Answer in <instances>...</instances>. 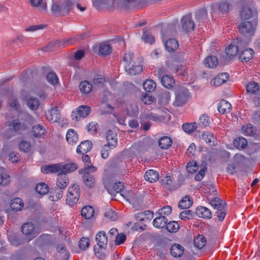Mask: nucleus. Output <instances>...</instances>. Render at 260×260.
Returning <instances> with one entry per match:
<instances>
[{
	"instance_id": "f257e3e1",
	"label": "nucleus",
	"mask_w": 260,
	"mask_h": 260,
	"mask_svg": "<svg viewBox=\"0 0 260 260\" xmlns=\"http://www.w3.org/2000/svg\"><path fill=\"white\" fill-rule=\"evenodd\" d=\"M74 4L72 0H58L53 2L51 11L53 14L66 15L74 8Z\"/></svg>"
},
{
	"instance_id": "f03ea898",
	"label": "nucleus",
	"mask_w": 260,
	"mask_h": 260,
	"mask_svg": "<svg viewBox=\"0 0 260 260\" xmlns=\"http://www.w3.org/2000/svg\"><path fill=\"white\" fill-rule=\"evenodd\" d=\"M96 168L91 165L90 167H84L78 171L80 174H83L82 179L84 184L89 188L93 186L95 183V179L93 176L91 174L95 172Z\"/></svg>"
},
{
	"instance_id": "7ed1b4c3",
	"label": "nucleus",
	"mask_w": 260,
	"mask_h": 260,
	"mask_svg": "<svg viewBox=\"0 0 260 260\" xmlns=\"http://www.w3.org/2000/svg\"><path fill=\"white\" fill-rule=\"evenodd\" d=\"M190 98L188 89L185 88H178L175 91V100L174 105L175 107H182L186 104Z\"/></svg>"
},
{
	"instance_id": "20e7f679",
	"label": "nucleus",
	"mask_w": 260,
	"mask_h": 260,
	"mask_svg": "<svg viewBox=\"0 0 260 260\" xmlns=\"http://www.w3.org/2000/svg\"><path fill=\"white\" fill-rule=\"evenodd\" d=\"M210 204L216 210L215 215L218 217L219 220L222 221L226 215L224 209L226 203L218 198H215L210 201Z\"/></svg>"
},
{
	"instance_id": "39448f33",
	"label": "nucleus",
	"mask_w": 260,
	"mask_h": 260,
	"mask_svg": "<svg viewBox=\"0 0 260 260\" xmlns=\"http://www.w3.org/2000/svg\"><path fill=\"white\" fill-rule=\"evenodd\" d=\"M80 196V191L79 186L74 184L68 188L67 194V204L72 207L76 205Z\"/></svg>"
},
{
	"instance_id": "423d86ee",
	"label": "nucleus",
	"mask_w": 260,
	"mask_h": 260,
	"mask_svg": "<svg viewBox=\"0 0 260 260\" xmlns=\"http://www.w3.org/2000/svg\"><path fill=\"white\" fill-rule=\"evenodd\" d=\"M256 23L254 20L246 21L239 25V29L244 35L251 36L254 34Z\"/></svg>"
},
{
	"instance_id": "0eeeda50",
	"label": "nucleus",
	"mask_w": 260,
	"mask_h": 260,
	"mask_svg": "<svg viewBox=\"0 0 260 260\" xmlns=\"http://www.w3.org/2000/svg\"><path fill=\"white\" fill-rule=\"evenodd\" d=\"M242 133L246 136L253 137L255 140L260 141V132H257L256 127L251 123L243 125L241 128Z\"/></svg>"
},
{
	"instance_id": "6e6552de",
	"label": "nucleus",
	"mask_w": 260,
	"mask_h": 260,
	"mask_svg": "<svg viewBox=\"0 0 260 260\" xmlns=\"http://www.w3.org/2000/svg\"><path fill=\"white\" fill-rule=\"evenodd\" d=\"M9 127L10 131L17 134L25 131L27 128L26 124L21 122L18 119L11 121L9 124Z\"/></svg>"
},
{
	"instance_id": "1a4fd4ad",
	"label": "nucleus",
	"mask_w": 260,
	"mask_h": 260,
	"mask_svg": "<svg viewBox=\"0 0 260 260\" xmlns=\"http://www.w3.org/2000/svg\"><path fill=\"white\" fill-rule=\"evenodd\" d=\"M181 23L183 30L186 32L191 31L194 29L195 24L192 20L190 14L183 16L181 20Z\"/></svg>"
},
{
	"instance_id": "9d476101",
	"label": "nucleus",
	"mask_w": 260,
	"mask_h": 260,
	"mask_svg": "<svg viewBox=\"0 0 260 260\" xmlns=\"http://www.w3.org/2000/svg\"><path fill=\"white\" fill-rule=\"evenodd\" d=\"M91 108L86 105L80 106L77 110V113H72V117L73 120H78V117H85L90 112Z\"/></svg>"
},
{
	"instance_id": "9b49d317",
	"label": "nucleus",
	"mask_w": 260,
	"mask_h": 260,
	"mask_svg": "<svg viewBox=\"0 0 260 260\" xmlns=\"http://www.w3.org/2000/svg\"><path fill=\"white\" fill-rule=\"evenodd\" d=\"M243 42L241 41H238L236 45L231 44L225 49V53L229 57L235 56L239 50L243 47Z\"/></svg>"
},
{
	"instance_id": "f8f14e48",
	"label": "nucleus",
	"mask_w": 260,
	"mask_h": 260,
	"mask_svg": "<svg viewBox=\"0 0 260 260\" xmlns=\"http://www.w3.org/2000/svg\"><path fill=\"white\" fill-rule=\"evenodd\" d=\"M35 226L31 222H27L24 223L21 226V231L23 234L30 236L29 241L35 238L37 234L35 233Z\"/></svg>"
},
{
	"instance_id": "ddd939ff",
	"label": "nucleus",
	"mask_w": 260,
	"mask_h": 260,
	"mask_svg": "<svg viewBox=\"0 0 260 260\" xmlns=\"http://www.w3.org/2000/svg\"><path fill=\"white\" fill-rule=\"evenodd\" d=\"M59 173L66 175L76 171L78 169V166L76 164L72 162L69 164H63L62 163L58 164Z\"/></svg>"
},
{
	"instance_id": "4468645a",
	"label": "nucleus",
	"mask_w": 260,
	"mask_h": 260,
	"mask_svg": "<svg viewBox=\"0 0 260 260\" xmlns=\"http://www.w3.org/2000/svg\"><path fill=\"white\" fill-rule=\"evenodd\" d=\"M162 184L169 190H175L179 187L178 184L171 176H167L161 180Z\"/></svg>"
},
{
	"instance_id": "2eb2a0df",
	"label": "nucleus",
	"mask_w": 260,
	"mask_h": 260,
	"mask_svg": "<svg viewBox=\"0 0 260 260\" xmlns=\"http://www.w3.org/2000/svg\"><path fill=\"white\" fill-rule=\"evenodd\" d=\"M46 116L49 121L55 122L60 119L61 114L57 109V107L55 106L46 114Z\"/></svg>"
},
{
	"instance_id": "dca6fc26",
	"label": "nucleus",
	"mask_w": 260,
	"mask_h": 260,
	"mask_svg": "<svg viewBox=\"0 0 260 260\" xmlns=\"http://www.w3.org/2000/svg\"><path fill=\"white\" fill-rule=\"evenodd\" d=\"M56 250L59 260H69L70 257L69 252L64 244H59L57 246Z\"/></svg>"
},
{
	"instance_id": "f3484780",
	"label": "nucleus",
	"mask_w": 260,
	"mask_h": 260,
	"mask_svg": "<svg viewBox=\"0 0 260 260\" xmlns=\"http://www.w3.org/2000/svg\"><path fill=\"white\" fill-rule=\"evenodd\" d=\"M255 12L251 8L244 6L240 12V16L242 20H249L254 16Z\"/></svg>"
},
{
	"instance_id": "a211bd4d",
	"label": "nucleus",
	"mask_w": 260,
	"mask_h": 260,
	"mask_svg": "<svg viewBox=\"0 0 260 260\" xmlns=\"http://www.w3.org/2000/svg\"><path fill=\"white\" fill-rule=\"evenodd\" d=\"M229 77V75L226 73L219 74L212 80L211 83L214 86H220L225 83L228 80Z\"/></svg>"
},
{
	"instance_id": "6ab92c4d",
	"label": "nucleus",
	"mask_w": 260,
	"mask_h": 260,
	"mask_svg": "<svg viewBox=\"0 0 260 260\" xmlns=\"http://www.w3.org/2000/svg\"><path fill=\"white\" fill-rule=\"evenodd\" d=\"M107 144H109L112 148H115L117 144V136L116 133L113 130H109L106 137Z\"/></svg>"
},
{
	"instance_id": "aec40b11",
	"label": "nucleus",
	"mask_w": 260,
	"mask_h": 260,
	"mask_svg": "<svg viewBox=\"0 0 260 260\" xmlns=\"http://www.w3.org/2000/svg\"><path fill=\"white\" fill-rule=\"evenodd\" d=\"M91 147L92 144L89 141H84L78 146L76 152L77 153L84 154L89 151Z\"/></svg>"
},
{
	"instance_id": "412c9836",
	"label": "nucleus",
	"mask_w": 260,
	"mask_h": 260,
	"mask_svg": "<svg viewBox=\"0 0 260 260\" xmlns=\"http://www.w3.org/2000/svg\"><path fill=\"white\" fill-rule=\"evenodd\" d=\"M196 214L200 217L210 219L212 216L211 211L205 207H199L196 210Z\"/></svg>"
},
{
	"instance_id": "4be33fe9",
	"label": "nucleus",
	"mask_w": 260,
	"mask_h": 260,
	"mask_svg": "<svg viewBox=\"0 0 260 260\" xmlns=\"http://www.w3.org/2000/svg\"><path fill=\"white\" fill-rule=\"evenodd\" d=\"M69 184V180L68 176L58 173L56 181L57 187L65 189Z\"/></svg>"
},
{
	"instance_id": "5701e85b",
	"label": "nucleus",
	"mask_w": 260,
	"mask_h": 260,
	"mask_svg": "<svg viewBox=\"0 0 260 260\" xmlns=\"http://www.w3.org/2000/svg\"><path fill=\"white\" fill-rule=\"evenodd\" d=\"M66 139L69 144L73 145L78 142V136L77 133L72 129H69L66 135Z\"/></svg>"
},
{
	"instance_id": "b1692460",
	"label": "nucleus",
	"mask_w": 260,
	"mask_h": 260,
	"mask_svg": "<svg viewBox=\"0 0 260 260\" xmlns=\"http://www.w3.org/2000/svg\"><path fill=\"white\" fill-rule=\"evenodd\" d=\"M232 109L231 104L225 100L220 101L218 106V111L222 114L229 113Z\"/></svg>"
},
{
	"instance_id": "393cba45",
	"label": "nucleus",
	"mask_w": 260,
	"mask_h": 260,
	"mask_svg": "<svg viewBox=\"0 0 260 260\" xmlns=\"http://www.w3.org/2000/svg\"><path fill=\"white\" fill-rule=\"evenodd\" d=\"M95 240L98 244L96 246H107L108 237L104 231L99 232L96 235Z\"/></svg>"
},
{
	"instance_id": "a878e982",
	"label": "nucleus",
	"mask_w": 260,
	"mask_h": 260,
	"mask_svg": "<svg viewBox=\"0 0 260 260\" xmlns=\"http://www.w3.org/2000/svg\"><path fill=\"white\" fill-rule=\"evenodd\" d=\"M254 51L251 49H246L242 51L239 59L242 62H247L253 58Z\"/></svg>"
},
{
	"instance_id": "bb28decb",
	"label": "nucleus",
	"mask_w": 260,
	"mask_h": 260,
	"mask_svg": "<svg viewBox=\"0 0 260 260\" xmlns=\"http://www.w3.org/2000/svg\"><path fill=\"white\" fill-rule=\"evenodd\" d=\"M23 206V201L19 198H16L12 200L10 204L11 209L15 212L21 210Z\"/></svg>"
},
{
	"instance_id": "cd10ccee",
	"label": "nucleus",
	"mask_w": 260,
	"mask_h": 260,
	"mask_svg": "<svg viewBox=\"0 0 260 260\" xmlns=\"http://www.w3.org/2000/svg\"><path fill=\"white\" fill-rule=\"evenodd\" d=\"M125 71L128 75L135 76L141 73L143 71V68L141 65L132 64L130 67H127Z\"/></svg>"
},
{
	"instance_id": "c85d7f7f",
	"label": "nucleus",
	"mask_w": 260,
	"mask_h": 260,
	"mask_svg": "<svg viewBox=\"0 0 260 260\" xmlns=\"http://www.w3.org/2000/svg\"><path fill=\"white\" fill-rule=\"evenodd\" d=\"M59 166L58 164L43 166L41 167V171L45 174L59 173Z\"/></svg>"
},
{
	"instance_id": "c756f323",
	"label": "nucleus",
	"mask_w": 260,
	"mask_h": 260,
	"mask_svg": "<svg viewBox=\"0 0 260 260\" xmlns=\"http://www.w3.org/2000/svg\"><path fill=\"white\" fill-rule=\"evenodd\" d=\"M170 250L173 256L179 257L184 252V247L179 244H175L171 247Z\"/></svg>"
},
{
	"instance_id": "7c9ffc66",
	"label": "nucleus",
	"mask_w": 260,
	"mask_h": 260,
	"mask_svg": "<svg viewBox=\"0 0 260 260\" xmlns=\"http://www.w3.org/2000/svg\"><path fill=\"white\" fill-rule=\"evenodd\" d=\"M144 177L146 181L149 182H153L158 180L159 175L157 171L149 170L146 172Z\"/></svg>"
},
{
	"instance_id": "2f4dec72",
	"label": "nucleus",
	"mask_w": 260,
	"mask_h": 260,
	"mask_svg": "<svg viewBox=\"0 0 260 260\" xmlns=\"http://www.w3.org/2000/svg\"><path fill=\"white\" fill-rule=\"evenodd\" d=\"M162 85L167 88H171L175 85V80L170 75H165L161 78Z\"/></svg>"
},
{
	"instance_id": "473e14b6",
	"label": "nucleus",
	"mask_w": 260,
	"mask_h": 260,
	"mask_svg": "<svg viewBox=\"0 0 260 260\" xmlns=\"http://www.w3.org/2000/svg\"><path fill=\"white\" fill-rule=\"evenodd\" d=\"M167 222L168 219L166 216L159 215L158 217L153 220V224L155 227L161 229L166 226Z\"/></svg>"
},
{
	"instance_id": "72a5a7b5",
	"label": "nucleus",
	"mask_w": 260,
	"mask_h": 260,
	"mask_svg": "<svg viewBox=\"0 0 260 260\" xmlns=\"http://www.w3.org/2000/svg\"><path fill=\"white\" fill-rule=\"evenodd\" d=\"M234 145L238 149H244L248 146V142L246 139L240 137L237 138L234 141Z\"/></svg>"
},
{
	"instance_id": "f704fd0d",
	"label": "nucleus",
	"mask_w": 260,
	"mask_h": 260,
	"mask_svg": "<svg viewBox=\"0 0 260 260\" xmlns=\"http://www.w3.org/2000/svg\"><path fill=\"white\" fill-rule=\"evenodd\" d=\"M79 88L82 93L86 94L91 91L92 85L89 81H83L80 83Z\"/></svg>"
},
{
	"instance_id": "c9c22d12",
	"label": "nucleus",
	"mask_w": 260,
	"mask_h": 260,
	"mask_svg": "<svg viewBox=\"0 0 260 260\" xmlns=\"http://www.w3.org/2000/svg\"><path fill=\"white\" fill-rule=\"evenodd\" d=\"M166 49L169 52H173L175 51L178 47V41L174 39H170L168 40L165 43Z\"/></svg>"
},
{
	"instance_id": "e433bc0d",
	"label": "nucleus",
	"mask_w": 260,
	"mask_h": 260,
	"mask_svg": "<svg viewBox=\"0 0 260 260\" xmlns=\"http://www.w3.org/2000/svg\"><path fill=\"white\" fill-rule=\"evenodd\" d=\"M94 251L96 256L100 259L104 258L106 256V246H95Z\"/></svg>"
},
{
	"instance_id": "4c0bfd02",
	"label": "nucleus",
	"mask_w": 260,
	"mask_h": 260,
	"mask_svg": "<svg viewBox=\"0 0 260 260\" xmlns=\"http://www.w3.org/2000/svg\"><path fill=\"white\" fill-rule=\"evenodd\" d=\"M172 142L170 138L164 136L161 138L158 141V145L161 149H168L172 145Z\"/></svg>"
},
{
	"instance_id": "58836bf2",
	"label": "nucleus",
	"mask_w": 260,
	"mask_h": 260,
	"mask_svg": "<svg viewBox=\"0 0 260 260\" xmlns=\"http://www.w3.org/2000/svg\"><path fill=\"white\" fill-rule=\"evenodd\" d=\"M94 209L90 206H85L81 210V215L85 219H90L94 215Z\"/></svg>"
},
{
	"instance_id": "ea45409f",
	"label": "nucleus",
	"mask_w": 260,
	"mask_h": 260,
	"mask_svg": "<svg viewBox=\"0 0 260 260\" xmlns=\"http://www.w3.org/2000/svg\"><path fill=\"white\" fill-rule=\"evenodd\" d=\"M112 52V47L109 44L102 43L99 48V53L103 56L108 55Z\"/></svg>"
},
{
	"instance_id": "a19ab883",
	"label": "nucleus",
	"mask_w": 260,
	"mask_h": 260,
	"mask_svg": "<svg viewBox=\"0 0 260 260\" xmlns=\"http://www.w3.org/2000/svg\"><path fill=\"white\" fill-rule=\"evenodd\" d=\"M192 204V201L189 196H186L179 202L178 207L181 209L189 208Z\"/></svg>"
},
{
	"instance_id": "79ce46f5",
	"label": "nucleus",
	"mask_w": 260,
	"mask_h": 260,
	"mask_svg": "<svg viewBox=\"0 0 260 260\" xmlns=\"http://www.w3.org/2000/svg\"><path fill=\"white\" fill-rule=\"evenodd\" d=\"M259 90L258 84L255 82H250L246 85V91L247 93L255 94Z\"/></svg>"
},
{
	"instance_id": "37998d69",
	"label": "nucleus",
	"mask_w": 260,
	"mask_h": 260,
	"mask_svg": "<svg viewBox=\"0 0 260 260\" xmlns=\"http://www.w3.org/2000/svg\"><path fill=\"white\" fill-rule=\"evenodd\" d=\"M204 63L206 67L213 68L217 65L218 59L215 56H209L206 58Z\"/></svg>"
},
{
	"instance_id": "c03bdc74",
	"label": "nucleus",
	"mask_w": 260,
	"mask_h": 260,
	"mask_svg": "<svg viewBox=\"0 0 260 260\" xmlns=\"http://www.w3.org/2000/svg\"><path fill=\"white\" fill-rule=\"evenodd\" d=\"M203 140L210 146L214 145L215 138L212 133L206 132L202 134Z\"/></svg>"
},
{
	"instance_id": "a18cd8bd",
	"label": "nucleus",
	"mask_w": 260,
	"mask_h": 260,
	"mask_svg": "<svg viewBox=\"0 0 260 260\" xmlns=\"http://www.w3.org/2000/svg\"><path fill=\"white\" fill-rule=\"evenodd\" d=\"M182 128L185 133L190 134L198 128L197 123L196 122L185 123L182 124Z\"/></svg>"
},
{
	"instance_id": "49530a36",
	"label": "nucleus",
	"mask_w": 260,
	"mask_h": 260,
	"mask_svg": "<svg viewBox=\"0 0 260 260\" xmlns=\"http://www.w3.org/2000/svg\"><path fill=\"white\" fill-rule=\"evenodd\" d=\"M134 54L133 52H128L125 53L123 57V60L124 62V68L126 69L127 67H130L133 63Z\"/></svg>"
},
{
	"instance_id": "de8ad7c7",
	"label": "nucleus",
	"mask_w": 260,
	"mask_h": 260,
	"mask_svg": "<svg viewBox=\"0 0 260 260\" xmlns=\"http://www.w3.org/2000/svg\"><path fill=\"white\" fill-rule=\"evenodd\" d=\"M143 88L147 92H151L156 88V84L152 80H147L143 83Z\"/></svg>"
},
{
	"instance_id": "09e8293b",
	"label": "nucleus",
	"mask_w": 260,
	"mask_h": 260,
	"mask_svg": "<svg viewBox=\"0 0 260 260\" xmlns=\"http://www.w3.org/2000/svg\"><path fill=\"white\" fill-rule=\"evenodd\" d=\"M35 189L41 196L46 194L49 191L48 186L45 183L38 184L36 186Z\"/></svg>"
},
{
	"instance_id": "8fccbe9b",
	"label": "nucleus",
	"mask_w": 260,
	"mask_h": 260,
	"mask_svg": "<svg viewBox=\"0 0 260 260\" xmlns=\"http://www.w3.org/2000/svg\"><path fill=\"white\" fill-rule=\"evenodd\" d=\"M206 240L203 236L199 235L194 239V245L198 248H203L206 244Z\"/></svg>"
},
{
	"instance_id": "3c124183",
	"label": "nucleus",
	"mask_w": 260,
	"mask_h": 260,
	"mask_svg": "<svg viewBox=\"0 0 260 260\" xmlns=\"http://www.w3.org/2000/svg\"><path fill=\"white\" fill-rule=\"evenodd\" d=\"M124 188L123 184L120 182L114 183L112 188H109L108 191L111 194L120 192Z\"/></svg>"
},
{
	"instance_id": "603ef678",
	"label": "nucleus",
	"mask_w": 260,
	"mask_h": 260,
	"mask_svg": "<svg viewBox=\"0 0 260 260\" xmlns=\"http://www.w3.org/2000/svg\"><path fill=\"white\" fill-rule=\"evenodd\" d=\"M32 133L35 137H40L45 134V129L42 125L37 124L33 126Z\"/></svg>"
},
{
	"instance_id": "864d4df0",
	"label": "nucleus",
	"mask_w": 260,
	"mask_h": 260,
	"mask_svg": "<svg viewBox=\"0 0 260 260\" xmlns=\"http://www.w3.org/2000/svg\"><path fill=\"white\" fill-rule=\"evenodd\" d=\"M210 123V119L206 114H203L199 118V126L205 127L208 126Z\"/></svg>"
},
{
	"instance_id": "5fc2aeb1",
	"label": "nucleus",
	"mask_w": 260,
	"mask_h": 260,
	"mask_svg": "<svg viewBox=\"0 0 260 260\" xmlns=\"http://www.w3.org/2000/svg\"><path fill=\"white\" fill-rule=\"evenodd\" d=\"M8 105L14 110L18 111L20 109V105L19 103L18 99L14 96L11 97L8 101Z\"/></svg>"
},
{
	"instance_id": "6e6d98bb",
	"label": "nucleus",
	"mask_w": 260,
	"mask_h": 260,
	"mask_svg": "<svg viewBox=\"0 0 260 260\" xmlns=\"http://www.w3.org/2000/svg\"><path fill=\"white\" fill-rule=\"evenodd\" d=\"M194 216V213L190 210H186L182 211L179 214V217L182 220H189L192 219Z\"/></svg>"
},
{
	"instance_id": "4d7b16f0",
	"label": "nucleus",
	"mask_w": 260,
	"mask_h": 260,
	"mask_svg": "<svg viewBox=\"0 0 260 260\" xmlns=\"http://www.w3.org/2000/svg\"><path fill=\"white\" fill-rule=\"evenodd\" d=\"M144 216H147V219H150L153 218V212L150 210H148L144 212H141L137 214L136 215H135V217L138 220H140V221H143L144 220Z\"/></svg>"
},
{
	"instance_id": "13d9d810",
	"label": "nucleus",
	"mask_w": 260,
	"mask_h": 260,
	"mask_svg": "<svg viewBox=\"0 0 260 260\" xmlns=\"http://www.w3.org/2000/svg\"><path fill=\"white\" fill-rule=\"evenodd\" d=\"M166 229L171 233L176 232L179 228V224L174 221L169 222L166 224Z\"/></svg>"
},
{
	"instance_id": "bf43d9fd",
	"label": "nucleus",
	"mask_w": 260,
	"mask_h": 260,
	"mask_svg": "<svg viewBox=\"0 0 260 260\" xmlns=\"http://www.w3.org/2000/svg\"><path fill=\"white\" fill-rule=\"evenodd\" d=\"M28 106L31 110L37 109L40 105V102L36 98H30L27 102Z\"/></svg>"
},
{
	"instance_id": "052dcab7",
	"label": "nucleus",
	"mask_w": 260,
	"mask_h": 260,
	"mask_svg": "<svg viewBox=\"0 0 260 260\" xmlns=\"http://www.w3.org/2000/svg\"><path fill=\"white\" fill-rule=\"evenodd\" d=\"M207 170V166L206 163L203 164L199 170L198 173L195 176L194 179L196 181H201L205 175V171Z\"/></svg>"
},
{
	"instance_id": "680f3d73",
	"label": "nucleus",
	"mask_w": 260,
	"mask_h": 260,
	"mask_svg": "<svg viewBox=\"0 0 260 260\" xmlns=\"http://www.w3.org/2000/svg\"><path fill=\"white\" fill-rule=\"evenodd\" d=\"M48 82L52 85L57 84L58 82V78L54 72H50L47 75Z\"/></svg>"
},
{
	"instance_id": "e2e57ef3",
	"label": "nucleus",
	"mask_w": 260,
	"mask_h": 260,
	"mask_svg": "<svg viewBox=\"0 0 260 260\" xmlns=\"http://www.w3.org/2000/svg\"><path fill=\"white\" fill-rule=\"evenodd\" d=\"M10 182V177L6 172H3L0 175V184L6 186Z\"/></svg>"
},
{
	"instance_id": "0e129e2a",
	"label": "nucleus",
	"mask_w": 260,
	"mask_h": 260,
	"mask_svg": "<svg viewBox=\"0 0 260 260\" xmlns=\"http://www.w3.org/2000/svg\"><path fill=\"white\" fill-rule=\"evenodd\" d=\"M104 215L108 219L112 221L116 220L118 218L116 213L110 209L107 210Z\"/></svg>"
},
{
	"instance_id": "69168bd1",
	"label": "nucleus",
	"mask_w": 260,
	"mask_h": 260,
	"mask_svg": "<svg viewBox=\"0 0 260 260\" xmlns=\"http://www.w3.org/2000/svg\"><path fill=\"white\" fill-rule=\"evenodd\" d=\"M113 148L109 144L104 145L101 151L102 157L104 159L107 158L109 156V152Z\"/></svg>"
},
{
	"instance_id": "338daca9",
	"label": "nucleus",
	"mask_w": 260,
	"mask_h": 260,
	"mask_svg": "<svg viewBox=\"0 0 260 260\" xmlns=\"http://www.w3.org/2000/svg\"><path fill=\"white\" fill-rule=\"evenodd\" d=\"M153 98L147 93H143L141 96L142 101L145 105H150L153 102Z\"/></svg>"
},
{
	"instance_id": "774afa93",
	"label": "nucleus",
	"mask_w": 260,
	"mask_h": 260,
	"mask_svg": "<svg viewBox=\"0 0 260 260\" xmlns=\"http://www.w3.org/2000/svg\"><path fill=\"white\" fill-rule=\"evenodd\" d=\"M199 169L196 161L189 162L186 166V170L188 173H194Z\"/></svg>"
}]
</instances>
